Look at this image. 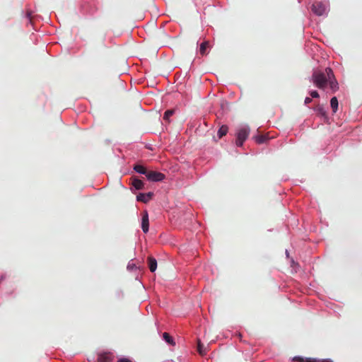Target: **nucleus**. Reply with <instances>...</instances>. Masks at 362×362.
<instances>
[{"mask_svg":"<svg viewBox=\"0 0 362 362\" xmlns=\"http://www.w3.org/2000/svg\"><path fill=\"white\" fill-rule=\"evenodd\" d=\"M311 11L317 16H327L329 0H311Z\"/></svg>","mask_w":362,"mask_h":362,"instance_id":"1","label":"nucleus"},{"mask_svg":"<svg viewBox=\"0 0 362 362\" xmlns=\"http://www.w3.org/2000/svg\"><path fill=\"white\" fill-rule=\"evenodd\" d=\"M250 132V128L247 124H244L237 129L235 133V145L242 147L244 142L247 139Z\"/></svg>","mask_w":362,"mask_h":362,"instance_id":"2","label":"nucleus"},{"mask_svg":"<svg viewBox=\"0 0 362 362\" xmlns=\"http://www.w3.org/2000/svg\"><path fill=\"white\" fill-rule=\"evenodd\" d=\"M310 81L320 89H324L328 83V79L327 78L325 74L320 71H315L313 73Z\"/></svg>","mask_w":362,"mask_h":362,"instance_id":"3","label":"nucleus"},{"mask_svg":"<svg viewBox=\"0 0 362 362\" xmlns=\"http://www.w3.org/2000/svg\"><path fill=\"white\" fill-rule=\"evenodd\" d=\"M146 177L149 182H158L163 181L165 178V175L160 172L148 170Z\"/></svg>","mask_w":362,"mask_h":362,"instance_id":"4","label":"nucleus"},{"mask_svg":"<svg viewBox=\"0 0 362 362\" xmlns=\"http://www.w3.org/2000/svg\"><path fill=\"white\" fill-rule=\"evenodd\" d=\"M144 185H145V184L143 180L139 179L136 177H132V187H131L132 192H133L134 189H135V190L143 189L144 188Z\"/></svg>","mask_w":362,"mask_h":362,"instance_id":"5","label":"nucleus"},{"mask_svg":"<svg viewBox=\"0 0 362 362\" xmlns=\"http://www.w3.org/2000/svg\"><path fill=\"white\" fill-rule=\"evenodd\" d=\"M141 229L144 233H148L149 230L148 214L146 211L144 212L141 217Z\"/></svg>","mask_w":362,"mask_h":362,"instance_id":"6","label":"nucleus"},{"mask_svg":"<svg viewBox=\"0 0 362 362\" xmlns=\"http://www.w3.org/2000/svg\"><path fill=\"white\" fill-rule=\"evenodd\" d=\"M153 195L154 194L152 192H148L147 193H139L137 194L136 199L137 202H141L146 204L153 197Z\"/></svg>","mask_w":362,"mask_h":362,"instance_id":"7","label":"nucleus"},{"mask_svg":"<svg viewBox=\"0 0 362 362\" xmlns=\"http://www.w3.org/2000/svg\"><path fill=\"white\" fill-rule=\"evenodd\" d=\"M313 110L316 112V114L322 117L325 120L328 119L327 115V110L323 105H319L317 107L313 108Z\"/></svg>","mask_w":362,"mask_h":362,"instance_id":"8","label":"nucleus"},{"mask_svg":"<svg viewBox=\"0 0 362 362\" xmlns=\"http://www.w3.org/2000/svg\"><path fill=\"white\" fill-rule=\"evenodd\" d=\"M148 267L151 272H156L157 269V260L153 257H148Z\"/></svg>","mask_w":362,"mask_h":362,"instance_id":"9","label":"nucleus"},{"mask_svg":"<svg viewBox=\"0 0 362 362\" xmlns=\"http://www.w3.org/2000/svg\"><path fill=\"white\" fill-rule=\"evenodd\" d=\"M112 360V355L110 353L104 352L98 355L100 362H110Z\"/></svg>","mask_w":362,"mask_h":362,"instance_id":"10","label":"nucleus"},{"mask_svg":"<svg viewBox=\"0 0 362 362\" xmlns=\"http://www.w3.org/2000/svg\"><path fill=\"white\" fill-rule=\"evenodd\" d=\"M133 170L139 174L144 175L146 176L148 173V170L141 164H135L133 167Z\"/></svg>","mask_w":362,"mask_h":362,"instance_id":"11","label":"nucleus"},{"mask_svg":"<svg viewBox=\"0 0 362 362\" xmlns=\"http://www.w3.org/2000/svg\"><path fill=\"white\" fill-rule=\"evenodd\" d=\"M163 339L170 346H175V341L172 336H170L168 332H164L163 334Z\"/></svg>","mask_w":362,"mask_h":362,"instance_id":"12","label":"nucleus"},{"mask_svg":"<svg viewBox=\"0 0 362 362\" xmlns=\"http://www.w3.org/2000/svg\"><path fill=\"white\" fill-rule=\"evenodd\" d=\"M329 88L333 93H335L339 89V83L335 78L328 80Z\"/></svg>","mask_w":362,"mask_h":362,"instance_id":"13","label":"nucleus"},{"mask_svg":"<svg viewBox=\"0 0 362 362\" xmlns=\"http://www.w3.org/2000/svg\"><path fill=\"white\" fill-rule=\"evenodd\" d=\"M228 132V127L226 124L221 125L217 132V136L219 139L222 138L223 136L226 135Z\"/></svg>","mask_w":362,"mask_h":362,"instance_id":"14","label":"nucleus"},{"mask_svg":"<svg viewBox=\"0 0 362 362\" xmlns=\"http://www.w3.org/2000/svg\"><path fill=\"white\" fill-rule=\"evenodd\" d=\"M339 102L336 96H334L330 100V106L334 113H336L338 110Z\"/></svg>","mask_w":362,"mask_h":362,"instance_id":"15","label":"nucleus"},{"mask_svg":"<svg viewBox=\"0 0 362 362\" xmlns=\"http://www.w3.org/2000/svg\"><path fill=\"white\" fill-rule=\"evenodd\" d=\"M254 139L257 144H262L267 141L268 136L266 135H257L254 137Z\"/></svg>","mask_w":362,"mask_h":362,"instance_id":"16","label":"nucleus"},{"mask_svg":"<svg viewBox=\"0 0 362 362\" xmlns=\"http://www.w3.org/2000/svg\"><path fill=\"white\" fill-rule=\"evenodd\" d=\"M209 47V42L208 41H204L201 43L200 47H199V52L202 55H205L206 54V49Z\"/></svg>","mask_w":362,"mask_h":362,"instance_id":"17","label":"nucleus"},{"mask_svg":"<svg viewBox=\"0 0 362 362\" xmlns=\"http://www.w3.org/2000/svg\"><path fill=\"white\" fill-rule=\"evenodd\" d=\"M174 113L175 111L173 110H167L163 114V119L168 122Z\"/></svg>","mask_w":362,"mask_h":362,"instance_id":"18","label":"nucleus"},{"mask_svg":"<svg viewBox=\"0 0 362 362\" xmlns=\"http://www.w3.org/2000/svg\"><path fill=\"white\" fill-rule=\"evenodd\" d=\"M325 76L328 80H330L331 78H335L333 71L330 67H327L325 69Z\"/></svg>","mask_w":362,"mask_h":362,"instance_id":"19","label":"nucleus"},{"mask_svg":"<svg viewBox=\"0 0 362 362\" xmlns=\"http://www.w3.org/2000/svg\"><path fill=\"white\" fill-rule=\"evenodd\" d=\"M197 351H198L199 354L201 355L206 354V349H205L204 345L202 344L200 340L198 341Z\"/></svg>","mask_w":362,"mask_h":362,"instance_id":"20","label":"nucleus"},{"mask_svg":"<svg viewBox=\"0 0 362 362\" xmlns=\"http://www.w3.org/2000/svg\"><path fill=\"white\" fill-rule=\"evenodd\" d=\"M132 261V259L129 261L127 266V269L129 272L139 269V267Z\"/></svg>","mask_w":362,"mask_h":362,"instance_id":"21","label":"nucleus"},{"mask_svg":"<svg viewBox=\"0 0 362 362\" xmlns=\"http://www.w3.org/2000/svg\"><path fill=\"white\" fill-rule=\"evenodd\" d=\"M309 94L313 98H317L320 97V95H319L318 92L317 90H310L309 91Z\"/></svg>","mask_w":362,"mask_h":362,"instance_id":"22","label":"nucleus"},{"mask_svg":"<svg viewBox=\"0 0 362 362\" xmlns=\"http://www.w3.org/2000/svg\"><path fill=\"white\" fill-rule=\"evenodd\" d=\"M292 361L294 362H305V359L299 356H296L292 358Z\"/></svg>","mask_w":362,"mask_h":362,"instance_id":"23","label":"nucleus"},{"mask_svg":"<svg viewBox=\"0 0 362 362\" xmlns=\"http://www.w3.org/2000/svg\"><path fill=\"white\" fill-rule=\"evenodd\" d=\"M118 362H133V361L128 358L122 357L118 359Z\"/></svg>","mask_w":362,"mask_h":362,"instance_id":"24","label":"nucleus"},{"mask_svg":"<svg viewBox=\"0 0 362 362\" xmlns=\"http://www.w3.org/2000/svg\"><path fill=\"white\" fill-rule=\"evenodd\" d=\"M305 360L306 362H317L320 361L319 359L315 358H306Z\"/></svg>","mask_w":362,"mask_h":362,"instance_id":"25","label":"nucleus"},{"mask_svg":"<svg viewBox=\"0 0 362 362\" xmlns=\"http://www.w3.org/2000/svg\"><path fill=\"white\" fill-rule=\"evenodd\" d=\"M312 102V99L309 97H306L304 100L305 105H308Z\"/></svg>","mask_w":362,"mask_h":362,"instance_id":"26","label":"nucleus"},{"mask_svg":"<svg viewBox=\"0 0 362 362\" xmlns=\"http://www.w3.org/2000/svg\"><path fill=\"white\" fill-rule=\"evenodd\" d=\"M319 362H334V361L330 358H325V359L320 360Z\"/></svg>","mask_w":362,"mask_h":362,"instance_id":"27","label":"nucleus"},{"mask_svg":"<svg viewBox=\"0 0 362 362\" xmlns=\"http://www.w3.org/2000/svg\"><path fill=\"white\" fill-rule=\"evenodd\" d=\"M26 18H28L29 21H30V18H31V12L30 11L27 12Z\"/></svg>","mask_w":362,"mask_h":362,"instance_id":"28","label":"nucleus"},{"mask_svg":"<svg viewBox=\"0 0 362 362\" xmlns=\"http://www.w3.org/2000/svg\"><path fill=\"white\" fill-rule=\"evenodd\" d=\"M117 296L118 297H122L123 296V293L122 291H119L117 292Z\"/></svg>","mask_w":362,"mask_h":362,"instance_id":"29","label":"nucleus"},{"mask_svg":"<svg viewBox=\"0 0 362 362\" xmlns=\"http://www.w3.org/2000/svg\"><path fill=\"white\" fill-rule=\"evenodd\" d=\"M5 279H6V276L5 275H1V277H0V281H3Z\"/></svg>","mask_w":362,"mask_h":362,"instance_id":"30","label":"nucleus"},{"mask_svg":"<svg viewBox=\"0 0 362 362\" xmlns=\"http://www.w3.org/2000/svg\"><path fill=\"white\" fill-rule=\"evenodd\" d=\"M286 255L287 257H289V253H288L287 250H286Z\"/></svg>","mask_w":362,"mask_h":362,"instance_id":"31","label":"nucleus"}]
</instances>
